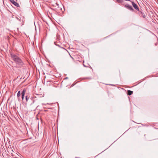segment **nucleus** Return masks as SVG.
Masks as SVG:
<instances>
[{"label":"nucleus","mask_w":158,"mask_h":158,"mask_svg":"<svg viewBox=\"0 0 158 158\" xmlns=\"http://www.w3.org/2000/svg\"><path fill=\"white\" fill-rule=\"evenodd\" d=\"M114 1H116V2H117L118 3H120L122 5H124V7L127 9H129L131 11L133 10L134 9L131 6L129 5V4H127L125 5L123 3L124 1L123 0H114Z\"/></svg>","instance_id":"obj_2"},{"label":"nucleus","mask_w":158,"mask_h":158,"mask_svg":"<svg viewBox=\"0 0 158 158\" xmlns=\"http://www.w3.org/2000/svg\"><path fill=\"white\" fill-rule=\"evenodd\" d=\"M10 55L12 58L17 64V65L21 66L24 64V63L22 60L18 56L14 54H11Z\"/></svg>","instance_id":"obj_1"},{"label":"nucleus","mask_w":158,"mask_h":158,"mask_svg":"<svg viewBox=\"0 0 158 158\" xmlns=\"http://www.w3.org/2000/svg\"><path fill=\"white\" fill-rule=\"evenodd\" d=\"M155 45H157V43H156L155 44Z\"/></svg>","instance_id":"obj_9"},{"label":"nucleus","mask_w":158,"mask_h":158,"mask_svg":"<svg viewBox=\"0 0 158 158\" xmlns=\"http://www.w3.org/2000/svg\"><path fill=\"white\" fill-rule=\"evenodd\" d=\"M133 92L132 91L128 90L127 91V94L129 95H131L133 93Z\"/></svg>","instance_id":"obj_7"},{"label":"nucleus","mask_w":158,"mask_h":158,"mask_svg":"<svg viewBox=\"0 0 158 158\" xmlns=\"http://www.w3.org/2000/svg\"><path fill=\"white\" fill-rule=\"evenodd\" d=\"M26 89H24L22 92L21 94L22 95V101L23 100L24 98V95L26 92ZM20 95H21L20 91H19L17 93V97H19L20 96Z\"/></svg>","instance_id":"obj_3"},{"label":"nucleus","mask_w":158,"mask_h":158,"mask_svg":"<svg viewBox=\"0 0 158 158\" xmlns=\"http://www.w3.org/2000/svg\"><path fill=\"white\" fill-rule=\"evenodd\" d=\"M131 3L135 9L136 10H139V8L137 5L133 2H131Z\"/></svg>","instance_id":"obj_6"},{"label":"nucleus","mask_w":158,"mask_h":158,"mask_svg":"<svg viewBox=\"0 0 158 158\" xmlns=\"http://www.w3.org/2000/svg\"><path fill=\"white\" fill-rule=\"evenodd\" d=\"M34 101L33 100L32 103H31L29 106V109L31 110H35L38 107L37 106V105H35L34 103Z\"/></svg>","instance_id":"obj_4"},{"label":"nucleus","mask_w":158,"mask_h":158,"mask_svg":"<svg viewBox=\"0 0 158 158\" xmlns=\"http://www.w3.org/2000/svg\"><path fill=\"white\" fill-rule=\"evenodd\" d=\"M15 6H17V7H19V5L18 3L17 2H15L14 0H9Z\"/></svg>","instance_id":"obj_5"},{"label":"nucleus","mask_w":158,"mask_h":158,"mask_svg":"<svg viewBox=\"0 0 158 158\" xmlns=\"http://www.w3.org/2000/svg\"><path fill=\"white\" fill-rule=\"evenodd\" d=\"M28 99H29V97H28L27 96H26L25 97V99H26V102H28Z\"/></svg>","instance_id":"obj_8"}]
</instances>
